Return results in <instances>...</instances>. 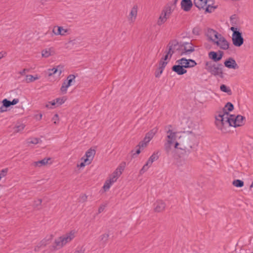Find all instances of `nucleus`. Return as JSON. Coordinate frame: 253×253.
I'll return each mask as SVG.
<instances>
[{
  "label": "nucleus",
  "mask_w": 253,
  "mask_h": 253,
  "mask_svg": "<svg viewBox=\"0 0 253 253\" xmlns=\"http://www.w3.org/2000/svg\"><path fill=\"white\" fill-rule=\"evenodd\" d=\"M40 142H41V140H40V139L38 138H31L28 139L27 143L28 144V145L31 144H37L40 143Z\"/></svg>",
  "instance_id": "nucleus-33"
},
{
  "label": "nucleus",
  "mask_w": 253,
  "mask_h": 253,
  "mask_svg": "<svg viewBox=\"0 0 253 253\" xmlns=\"http://www.w3.org/2000/svg\"><path fill=\"white\" fill-rule=\"evenodd\" d=\"M45 107L49 109H53L54 108L51 106V104H49V102L45 105Z\"/></svg>",
  "instance_id": "nucleus-57"
},
{
  "label": "nucleus",
  "mask_w": 253,
  "mask_h": 253,
  "mask_svg": "<svg viewBox=\"0 0 253 253\" xmlns=\"http://www.w3.org/2000/svg\"><path fill=\"white\" fill-rule=\"evenodd\" d=\"M57 66L56 67H54L52 69H49L47 70V72H48V76L49 77L50 76H53V75L56 74L57 73Z\"/></svg>",
  "instance_id": "nucleus-36"
},
{
  "label": "nucleus",
  "mask_w": 253,
  "mask_h": 253,
  "mask_svg": "<svg viewBox=\"0 0 253 253\" xmlns=\"http://www.w3.org/2000/svg\"><path fill=\"white\" fill-rule=\"evenodd\" d=\"M206 69L212 75L214 76H218L221 78L223 77V72L222 68L220 67V65L212 64L211 63L207 62L206 64Z\"/></svg>",
  "instance_id": "nucleus-6"
},
{
  "label": "nucleus",
  "mask_w": 253,
  "mask_h": 253,
  "mask_svg": "<svg viewBox=\"0 0 253 253\" xmlns=\"http://www.w3.org/2000/svg\"><path fill=\"white\" fill-rule=\"evenodd\" d=\"M82 160H83V162H82L80 164H78L77 165V167L78 168H83V167H84L85 166V164L88 165V164H90L89 163V162H88V161L87 162H84V157H83L82 158Z\"/></svg>",
  "instance_id": "nucleus-41"
},
{
  "label": "nucleus",
  "mask_w": 253,
  "mask_h": 253,
  "mask_svg": "<svg viewBox=\"0 0 253 253\" xmlns=\"http://www.w3.org/2000/svg\"><path fill=\"white\" fill-rule=\"evenodd\" d=\"M160 207H157L155 209V211L157 212L161 211L162 210V209H160Z\"/></svg>",
  "instance_id": "nucleus-59"
},
{
  "label": "nucleus",
  "mask_w": 253,
  "mask_h": 253,
  "mask_svg": "<svg viewBox=\"0 0 253 253\" xmlns=\"http://www.w3.org/2000/svg\"><path fill=\"white\" fill-rule=\"evenodd\" d=\"M230 30L233 32V33H234V32H240L239 31H237V28L234 27H231L230 28Z\"/></svg>",
  "instance_id": "nucleus-51"
},
{
  "label": "nucleus",
  "mask_w": 253,
  "mask_h": 253,
  "mask_svg": "<svg viewBox=\"0 0 253 253\" xmlns=\"http://www.w3.org/2000/svg\"><path fill=\"white\" fill-rule=\"evenodd\" d=\"M172 11L173 9L171 5H167L166 6H165L162 10L159 17L157 20V25L159 26H161L164 24L169 18Z\"/></svg>",
  "instance_id": "nucleus-5"
},
{
  "label": "nucleus",
  "mask_w": 253,
  "mask_h": 253,
  "mask_svg": "<svg viewBox=\"0 0 253 253\" xmlns=\"http://www.w3.org/2000/svg\"><path fill=\"white\" fill-rule=\"evenodd\" d=\"M2 105L5 109L11 106L10 101L8 100L7 99H4L2 101Z\"/></svg>",
  "instance_id": "nucleus-39"
},
{
  "label": "nucleus",
  "mask_w": 253,
  "mask_h": 253,
  "mask_svg": "<svg viewBox=\"0 0 253 253\" xmlns=\"http://www.w3.org/2000/svg\"><path fill=\"white\" fill-rule=\"evenodd\" d=\"M26 71H28V70L27 69H23L22 71H21V72H20V74L21 75H23L25 74L26 72Z\"/></svg>",
  "instance_id": "nucleus-55"
},
{
  "label": "nucleus",
  "mask_w": 253,
  "mask_h": 253,
  "mask_svg": "<svg viewBox=\"0 0 253 253\" xmlns=\"http://www.w3.org/2000/svg\"><path fill=\"white\" fill-rule=\"evenodd\" d=\"M224 66L228 69L236 70L239 68V66L235 60L232 57L227 58L224 62Z\"/></svg>",
  "instance_id": "nucleus-17"
},
{
  "label": "nucleus",
  "mask_w": 253,
  "mask_h": 253,
  "mask_svg": "<svg viewBox=\"0 0 253 253\" xmlns=\"http://www.w3.org/2000/svg\"><path fill=\"white\" fill-rule=\"evenodd\" d=\"M35 206H39L42 204V200L41 199H38L37 201H36Z\"/></svg>",
  "instance_id": "nucleus-53"
},
{
  "label": "nucleus",
  "mask_w": 253,
  "mask_h": 253,
  "mask_svg": "<svg viewBox=\"0 0 253 253\" xmlns=\"http://www.w3.org/2000/svg\"><path fill=\"white\" fill-rule=\"evenodd\" d=\"M39 79V77L37 75L35 76L31 75H27L26 76L25 81L27 83H30L34 82Z\"/></svg>",
  "instance_id": "nucleus-28"
},
{
  "label": "nucleus",
  "mask_w": 253,
  "mask_h": 253,
  "mask_svg": "<svg viewBox=\"0 0 253 253\" xmlns=\"http://www.w3.org/2000/svg\"><path fill=\"white\" fill-rule=\"evenodd\" d=\"M76 78V77L74 75L71 74L69 75L67 78V84L69 85V86H71L72 84V83L73 82H75V79Z\"/></svg>",
  "instance_id": "nucleus-32"
},
{
  "label": "nucleus",
  "mask_w": 253,
  "mask_h": 253,
  "mask_svg": "<svg viewBox=\"0 0 253 253\" xmlns=\"http://www.w3.org/2000/svg\"><path fill=\"white\" fill-rule=\"evenodd\" d=\"M8 171V169L7 168L2 169L0 171V180L2 178L4 177L7 175Z\"/></svg>",
  "instance_id": "nucleus-38"
},
{
  "label": "nucleus",
  "mask_w": 253,
  "mask_h": 253,
  "mask_svg": "<svg viewBox=\"0 0 253 253\" xmlns=\"http://www.w3.org/2000/svg\"><path fill=\"white\" fill-rule=\"evenodd\" d=\"M87 199V196L85 195H82L80 197V201L82 202H84Z\"/></svg>",
  "instance_id": "nucleus-49"
},
{
  "label": "nucleus",
  "mask_w": 253,
  "mask_h": 253,
  "mask_svg": "<svg viewBox=\"0 0 253 253\" xmlns=\"http://www.w3.org/2000/svg\"><path fill=\"white\" fill-rule=\"evenodd\" d=\"M167 48L168 51H169V54H173L176 51H178L179 54V52H180V44L175 40L170 42L168 45Z\"/></svg>",
  "instance_id": "nucleus-14"
},
{
  "label": "nucleus",
  "mask_w": 253,
  "mask_h": 253,
  "mask_svg": "<svg viewBox=\"0 0 253 253\" xmlns=\"http://www.w3.org/2000/svg\"><path fill=\"white\" fill-rule=\"evenodd\" d=\"M163 70L164 69H162V68H159L158 70L157 71H156V73H155L156 77H157V78L159 77L160 76V75L162 74V73L163 72Z\"/></svg>",
  "instance_id": "nucleus-44"
},
{
  "label": "nucleus",
  "mask_w": 253,
  "mask_h": 253,
  "mask_svg": "<svg viewBox=\"0 0 253 253\" xmlns=\"http://www.w3.org/2000/svg\"><path fill=\"white\" fill-rule=\"evenodd\" d=\"M153 162L148 159L146 163L143 166L142 168L140 170L139 173L140 174H143L146 172L148 169L152 166Z\"/></svg>",
  "instance_id": "nucleus-27"
},
{
  "label": "nucleus",
  "mask_w": 253,
  "mask_h": 253,
  "mask_svg": "<svg viewBox=\"0 0 253 253\" xmlns=\"http://www.w3.org/2000/svg\"><path fill=\"white\" fill-rule=\"evenodd\" d=\"M126 166V163L122 162L119 165L115 170L110 175L109 179L112 180V182H115L117 181L125 169Z\"/></svg>",
  "instance_id": "nucleus-9"
},
{
  "label": "nucleus",
  "mask_w": 253,
  "mask_h": 253,
  "mask_svg": "<svg viewBox=\"0 0 253 253\" xmlns=\"http://www.w3.org/2000/svg\"><path fill=\"white\" fill-rule=\"evenodd\" d=\"M50 160V158L43 159L41 161L34 162L32 163V166L35 167H41L45 166L48 164L49 161Z\"/></svg>",
  "instance_id": "nucleus-23"
},
{
  "label": "nucleus",
  "mask_w": 253,
  "mask_h": 253,
  "mask_svg": "<svg viewBox=\"0 0 253 253\" xmlns=\"http://www.w3.org/2000/svg\"><path fill=\"white\" fill-rule=\"evenodd\" d=\"M166 132V142L164 144L165 149L169 153L171 150V146L178 142V132L175 131L171 125H168L165 128Z\"/></svg>",
  "instance_id": "nucleus-2"
},
{
  "label": "nucleus",
  "mask_w": 253,
  "mask_h": 253,
  "mask_svg": "<svg viewBox=\"0 0 253 253\" xmlns=\"http://www.w3.org/2000/svg\"><path fill=\"white\" fill-rule=\"evenodd\" d=\"M25 125L21 123L16 124L13 127L14 133L21 132L25 128Z\"/></svg>",
  "instance_id": "nucleus-26"
},
{
  "label": "nucleus",
  "mask_w": 253,
  "mask_h": 253,
  "mask_svg": "<svg viewBox=\"0 0 253 253\" xmlns=\"http://www.w3.org/2000/svg\"><path fill=\"white\" fill-rule=\"evenodd\" d=\"M207 2V0H194L195 5L199 9L204 8Z\"/></svg>",
  "instance_id": "nucleus-24"
},
{
  "label": "nucleus",
  "mask_w": 253,
  "mask_h": 253,
  "mask_svg": "<svg viewBox=\"0 0 253 253\" xmlns=\"http://www.w3.org/2000/svg\"><path fill=\"white\" fill-rule=\"evenodd\" d=\"M212 9H213V7L211 6L209 4L208 7L206 8V11L211 12Z\"/></svg>",
  "instance_id": "nucleus-50"
},
{
  "label": "nucleus",
  "mask_w": 253,
  "mask_h": 253,
  "mask_svg": "<svg viewBox=\"0 0 253 253\" xmlns=\"http://www.w3.org/2000/svg\"><path fill=\"white\" fill-rule=\"evenodd\" d=\"M76 231H70L56 238L51 247V250L56 251L62 249L66 244L71 242L75 237Z\"/></svg>",
  "instance_id": "nucleus-3"
},
{
  "label": "nucleus",
  "mask_w": 253,
  "mask_h": 253,
  "mask_svg": "<svg viewBox=\"0 0 253 253\" xmlns=\"http://www.w3.org/2000/svg\"><path fill=\"white\" fill-rule=\"evenodd\" d=\"M141 148H140L139 147V149L137 150V151H136V154H139L140 153V149Z\"/></svg>",
  "instance_id": "nucleus-60"
},
{
  "label": "nucleus",
  "mask_w": 253,
  "mask_h": 253,
  "mask_svg": "<svg viewBox=\"0 0 253 253\" xmlns=\"http://www.w3.org/2000/svg\"><path fill=\"white\" fill-rule=\"evenodd\" d=\"M253 187V181L252 182L251 185H250V188H252Z\"/></svg>",
  "instance_id": "nucleus-62"
},
{
  "label": "nucleus",
  "mask_w": 253,
  "mask_h": 253,
  "mask_svg": "<svg viewBox=\"0 0 253 253\" xmlns=\"http://www.w3.org/2000/svg\"><path fill=\"white\" fill-rule=\"evenodd\" d=\"M74 253H84V251L81 249L77 250Z\"/></svg>",
  "instance_id": "nucleus-58"
},
{
  "label": "nucleus",
  "mask_w": 253,
  "mask_h": 253,
  "mask_svg": "<svg viewBox=\"0 0 253 253\" xmlns=\"http://www.w3.org/2000/svg\"><path fill=\"white\" fill-rule=\"evenodd\" d=\"M54 51L51 48H46L42 51V57L47 58L51 55H53Z\"/></svg>",
  "instance_id": "nucleus-25"
},
{
  "label": "nucleus",
  "mask_w": 253,
  "mask_h": 253,
  "mask_svg": "<svg viewBox=\"0 0 253 253\" xmlns=\"http://www.w3.org/2000/svg\"><path fill=\"white\" fill-rule=\"evenodd\" d=\"M114 183V182H112V180L110 179H108L106 180L104 186L103 187V189L105 191H106L109 189L111 186Z\"/></svg>",
  "instance_id": "nucleus-29"
},
{
  "label": "nucleus",
  "mask_w": 253,
  "mask_h": 253,
  "mask_svg": "<svg viewBox=\"0 0 253 253\" xmlns=\"http://www.w3.org/2000/svg\"><path fill=\"white\" fill-rule=\"evenodd\" d=\"M233 109H234L233 105L230 102H228L226 104L225 107L222 109V111H224V109H225V112H227V110H228V111H231L233 110Z\"/></svg>",
  "instance_id": "nucleus-34"
},
{
  "label": "nucleus",
  "mask_w": 253,
  "mask_h": 253,
  "mask_svg": "<svg viewBox=\"0 0 253 253\" xmlns=\"http://www.w3.org/2000/svg\"><path fill=\"white\" fill-rule=\"evenodd\" d=\"M158 154V152H154L149 158V160H150L152 162H154V161L157 160L159 158Z\"/></svg>",
  "instance_id": "nucleus-37"
},
{
  "label": "nucleus",
  "mask_w": 253,
  "mask_h": 253,
  "mask_svg": "<svg viewBox=\"0 0 253 253\" xmlns=\"http://www.w3.org/2000/svg\"><path fill=\"white\" fill-rule=\"evenodd\" d=\"M103 208L102 207H101L99 209V212H101L102 211H103Z\"/></svg>",
  "instance_id": "nucleus-61"
},
{
  "label": "nucleus",
  "mask_w": 253,
  "mask_h": 253,
  "mask_svg": "<svg viewBox=\"0 0 253 253\" xmlns=\"http://www.w3.org/2000/svg\"><path fill=\"white\" fill-rule=\"evenodd\" d=\"M95 154V151L94 150L91 149L88 150L85 153V158H84V162L88 161L90 163L94 157Z\"/></svg>",
  "instance_id": "nucleus-21"
},
{
  "label": "nucleus",
  "mask_w": 253,
  "mask_h": 253,
  "mask_svg": "<svg viewBox=\"0 0 253 253\" xmlns=\"http://www.w3.org/2000/svg\"><path fill=\"white\" fill-rule=\"evenodd\" d=\"M215 119L217 128L223 133L227 132L231 126L229 113L225 110L218 111L215 116Z\"/></svg>",
  "instance_id": "nucleus-1"
},
{
  "label": "nucleus",
  "mask_w": 253,
  "mask_h": 253,
  "mask_svg": "<svg viewBox=\"0 0 253 253\" xmlns=\"http://www.w3.org/2000/svg\"><path fill=\"white\" fill-rule=\"evenodd\" d=\"M157 130L158 129L157 128H154L148 132L146 134L143 140L139 143L137 146L140 148H144L146 147L149 142L152 140L157 133Z\"/></svg>",
  "instance_id": "nucleus-7"
},
{
  "label": "nucleus",
  "mask_w": 253,
  "mask_h": 253,
  "mask_svg": "<svg viewBox=\"0 0 253 253\" xmlns=\"http://www.w3.org/2000/svg\"><path fill=\"white\" fill-rule=\"evenodd\" d=\"M220 34L218 33L216 31L213 29H209L208 30L207 32V36L209 39L214 42L215 41H217V38L218 37V35Z\"/></svg>",
  "instance_id": "nucleus-18"
},
{
  "label": "nucleus",
  "mask_w": 253,
  "mask_h": 253,
  "mask_svg": "<svg viewBox=\"0 0 253 253\" xmlns=\"http://www.w3.org/2000/svg\"><path fill=\"white\" fill-rule=\"evenodd\" d=\"M217 41H215L213 43L216 44L220 48L223 50H227L229 47V43L225 38L221 34L218 35Z\"/></svg>",
  "instance_id": "nucleus-11"
},
{
  "label": "nucleus",
  "mask_w": 253,
  "mask_h": 253,
  "mask_svg": "<svg viewBox=\"0 0 253 253\" xmlns=\"http://www.w3.org/2000/svg\"><path fill=\"white\" fill-rule=\"evenodd\" d=\"M172 54L170 53L169 54V51H167V53H166V54L165 55L164 57L162 59L165 60V61H167V59H170L171 56H172Z\"/></svg>",
  "instance_id": "nucleus-45"
},
{
  "label": "nucleus",
  "mask_w": 253,
  "mask_h": 253,
  "mask_svg": "<svg viewBox=\"0 0 253 253\" xmlns=\"http://www.w3.org/2000/svg\"><path fill=\"white\" fill-rule=\"evenodd\" d=\"M57 71L56 73H57L58 75L60 76L63 71V67L61 65L57 66Z\"/></svg>",
  "instance_id": "nucleus-43"
},
{
  "label": "nucleus",
  "mask_w": 253,
  "mask_h": 253,
  "mask_svg": "<svg viewBox=\"0 0 253 253\" xmlns=\"http://www.w3.org/2000/svg\"><path fill=\"white\" fill-rule=\"evenodd\" d=\"M176 64H181L183 67L185 68H190L195 67L197 63L193 59H187L185 58H182L176 61Z\"/></svg>",
  "instance_id": "nucleus-12"
},
{
  "label": "nucleus",
  "mask_w": 253,
  "mask_h": 253,
  "mask_svg": "<svg viewBox=\"0 0 253 253\" xmlns=\"http://www.w3.org/2000/svg\"><path fill=\"white\" fill-rule=\"evenodd\" d=\"M6 54L5 52H0V59L3 57Z\"/></svg>",
  "instance_id": "nucleus-54"
},
{
  "label": "nucleus",
  "mask_w": 253,
  "mask_h": 253,
  "mask_svg": "<svg viewBox=\"0 0 253 253\" xmlns=\"http://www.w3.org/2000/svg\"><path fill=\"white\" fill-rule=\"evenodd\" d=\"M69 87V85L67 84L66 81H64L60 88V91L63 93H66L67 92V89Z\"/></svg>",
  "instance_id": "nucleus-35"
},
{
  "label": "nucleus",
  "mask_w": 253,
  "mask_h": 253,
  "mask_svg": "<svg viewBox=\"0 0 253 253\" xmlns=\"http://www.w3.org/2000/svg\"><path fill=\"white\" fill-rule=\"evenodd\" d=\"M233 44L237 47L241 46L244 43V39L241 32H234L232 35Z\"/></svg>",
  "instance_id": "nucleus-13"
},
{
  "label": "nucleus",
  "mask_w": 253,
  "mask_h": 253,
  "mask_svg": "<svg viewBox=\"0 0 253 253\" xmlns=\"http://www.w3.org/2000/svg\"><path fill=\"white\" fill-rule=\"evenodd\" d=\"M245 122V118L241 115H230V126L237 127L243 125Z\"/></svg>",
  "instance_id": "nucleus-10"
},
{
  "label": "nucleus",
  "mask_w": 253,
  "mask_h": 253,
  "mask_svg": "<svg viewBox=\"0 0 253 253\" xmlns=\"http://www.w3.org/2000/svg\"><path fill=\"white\" fill-rule=\"evenodd\" d=\"M56 104L57 106L60 105L64 103L65 101V99H64V97L62 98H57L56 99H55Z\"/></svg>",
  "instance_id": "nucleus-40"
},
{
  "label": "nucleus",
  "mask_w": 253,
  "mask_h": 253,
  "mask_svg": "<svg viewBox=\"0 0 253 253\" xmlns=\"http://www.w3.org/2000/svg\"><path fill=\"white\" fill-rule=\"evenodd\" d=\"M50 239V238H49L48 239L45 238L42 241L41 243L42 244V245L45 246L47 244V242L49 241Z\"/></svg>",
  "instance_id": "nucleus-47"
},
{
  "label": "nucleus",
  "mask_w": 253,
  "mask_h": 253,
  "mask_svg": "<svg viewBox=\"0 0 253 253\" xmlns=\"http://www.w3.org/2000/svg\"><path fill=\"white\" fill-rule=\"evenodd\" d=\"M172 71L176 73L178 75H182L187 73V70L179 64H177L172 67Z\"/></svg>",
  "instance_id": "nucleus-19"
},
{
  "label": "nucleus",
  "mask_w": 253,
  "mask_h": 253,
  "mask_svg": "<svg viewBox=\"0 0 253 253\" xmlns=\"http://www.w3.org/2000/svg\"><path fill=\"white\" fill-rule=\"evenodd\" d=\"M138 6L137 4H134L130 9V12L127 16L128 21L133 23L135 21L138 13Z\"/></svg>",
  "instance_id": "nucleus-16"
},
{
  "label": "nucleus",
  "mask_w": 253,
  "mask_h": 253,
  "mask_svg": "<svg viewBox=\"0 0 253 253\" xmlns=\"http://www.w3.org/2000/svg\"><path fill=\"white\" fill-rule=\"evenodd\" d=\"M194 51V46L191 42H186L182 44H180V52H179L180 55H189Z\"/></svg>",
  "instance_id": "nucleus-8"
},
{
  "label": "nucleus",
  "mask_w": 253,
  "mask_h": 253,
  "mask_svg": "<svg viewBox=\"0 0 253 253\" xmlns=\"http://www.w3.org/2000/svg\"><path fill=\"white\" fill-rule=\"evenodd\" d=\"M196 137L192 134L186 136H179L178 142L175 143L174 148L182 150H186L188 148H192L196 143Z\"/></svg>",
  "instance_id": "nucleus-4"
},
{
  "label": "nucleus",
  "mask_w": 253,
  "mask_h": 253,
  "mask_svg": "<svg viewBox=\"0 0 253 253\" xmlns=\"http://www.w3.org/2000/svg\"><path fill=\"white\" fill-rule=\"evenodd\" d=\"M52 120L54 122V124H57L59 122V117L58 114H56L55 115H54V116L52 119Z\"/></svg>",
  "instance_id": "nucleus-46"
},
{
  "label": "nucleus",
  "mask_w": 253,
  "mask_h": 253,
  "mask_svg": "<svg viewBox=\"0 0 253 253\" xmlns=\"http://www.w3.org/2000/svg\"><path fill=\"white\" fill-rule=\"evenodd\" d=\"M209 57L210 59L213 60L214 62H217L222 59V53H220L218 55L216 52L211 51L209 53Z\"/></svg>",
  "instance_id": "nucleus-22"
},
{
  "label": "nucleus",
  "mask_w": 253,
  "mask_h": 253,
  "mask_svg": "<svg viewBox=\"0 0 253 253\" xmlns=\"http://www.w3.org/2000/svg\"><path fill=\"white\" fill-rule=\"evenodd\" d=\"M177 0H175V1H176Z\"/></svg>",
  "instance_id": "nucleus-63"
},
{
  "label": "nucleus",
  "mask_w": 253,
  "mask_h": 253,
  "mask_svg": "<svg viewBox=\"0 0 253 253\" xmlns=\"http://www.w3.org/2000/svg\"><path fill=\"white\" fill-rule=\"evenodd\" d=\"M70 30L68 29H65L62 26H54L53 27L52 32L55 36H65L69 34Z\"/></svg>",
  "instance_id": "nucleus-15"
},
{
  "label": "nucleus",
  "mask_w": 253,
  "mask_h": 253,
  "mask_svg": "<svg viewBox=\"0 0 253 253\" xmlns=\"http://www.w3.org/2000/svg\"><path fill=\"white\" fill-rule=\"evenodd\" d=\"M19 101V99L18 98H15L13 99L12 101H10L11 105H14L18 103Z\"/></svg>",
  "instance_id": "nucleus-48"
},
{
  "label": "nucleus",
  "mask_w": 253,
  "mask_h": 253,
  "mask_svg": "<svg viewBox=\"0 0 253 253\" xmlns=\"http://www.w3.org/2000/svg\"><path fill=\"white\" fill-rule=\"evenodd\" d=\"M167 63V61L161 59L159 63V68H162V69H164Z\"/></svg>",
  "instance_id": "nucleus-42"
},
{
  "label": "nucleus",
  "mask_w": 253,
  "mask_h": 253,
  "mask_svg": "<svg viewBox=\"0 0 253 253\" xmlns=\"http://www.w3.org/2000/svg\"><path fill=\"white\" fill-rule=\"evenodd\" d=\"M42 114H39L36 116V119L40 120L42 118Z\"/></svg>",
  "instance_id": "nucleus-52"
},
{
  "label": "nucleus",
  "mask_w": 253,
  "mask_h": 253,
  "mask_svg": "<svg viewBox=\"0 0 253 253\" xmlns=\"http://www.w3.org/2000/svg\"><path fill=\"white\" fill-rule=\"evenodd\" d=\"M232 184L236 187H242L244 186V183L241 180L236 179L233 181Z\"/></svg>",
  "instance_id": "nucleus-31"
},
{
  "label": "nucleus",
  "mask_w": 253,
  "mask_h": 253,
  "mask_svg": "<svg viewBox=\"0 0 253 253\" xmlns=\"http://www.w3.org/2000/svg\"><path fill=\"white\" fill-rule=\"evenodd\" d=\"M49 104H51V105L52 107L56 105L55 100H54L52 101L49 102Z\"/></svg>",
  "instance_id": "nucleus-56"
},
{
  "label": "nucleus",
  "mask_w": 253,
  "mask_h": 253,
  "mask_svg": "<svg viewBox=\"0 0 253 253\" xmlns=\"http://www.w3.org/2000/svg\"><path fill=\"white\" fill-rule=\"evenodd\" d=\"M181 8L185 11H189L192 6L191 0H182L181 2Z\"/></svg>",
  "instance_id": "nucleus-20"
},
{
  "label": "nucleus",
  "mask_w": 253,
  "mask_h": 253,
  "mask_svg": "<svg viewBox=\"0 0 253 253\" xmlns=\"http://www.w3.org/2000/svg\"><path fill=\"white\" fill-rule=\"evenodd\" d=\"M220 89L222 92L227 93L229 95H231L232 94V91L230 87L227 86L225 84H221L220 86Z\"/></svg>",
  "instance_id": "nucleus-30"
}]
</instances>
